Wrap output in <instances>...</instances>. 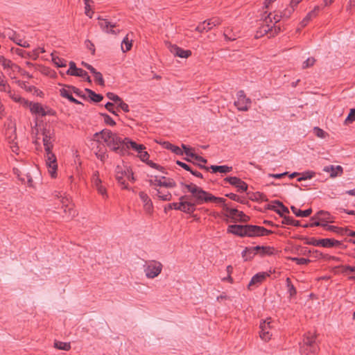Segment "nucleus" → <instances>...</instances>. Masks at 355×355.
Here are the masks:
<instances>
[{"mask_svg": "<svg viewBox=\"0 0 355 355\" xmlns=\"http://www.w3.org/2000/svg\"><path fill=\"white\" fill-rule=\"evenodd\" d=\"M182 187L187 189V191L191 193L194 201H189L187 196L180 198L179 210L187 214H192L196 211L197 205L212 202H223V200L218 197L213 196L211 193L203 190L201 187L195 184H182Z\"/></svg>", "mask_w": 355, "mask_h": 355, "instance_id": "f257e3e1", "label": "nucleus"}, {"mask_svg": "<svg viewBox=\"0 0 355 355\" xmlns=\"http://www.w3.org/2000/svg\"><path fill=\"white\" fill-rule=\"evenodd\" d=\"M42 143L44 148V162L48 173L51 178L57 176L58 163L53 148L55 142V133L53 128H44L42 130Z\"/></svg>", "mask_w": 355, "mask_h": 355, "instance_id": "f03ea898", "label": "nucleus"}, {"mask_svg": "<svg viewBox=\"0 0 355 355\" xmlns=\"http://www.w3.org/2000/svg\"><path fill=\"white\" fill-rule=\"evenodd\" d=\"M128 138H121L107 129L96 132L93 140L99 143H105L111 150L117 153H123L125 151V144Z\"/></svg>", "mask_w": 355, "mask_h": 355, "instance_id": "7ed1b4c3", "label": "nucleus"}, {"mask_svg": "<svg viewBox=\"0 0 355 355\" xmlns=\"http://www.w3.org/2000/svg\"><path fill=\"white\" fill-rule=\"evenodd\" d=\"M282 17H284L283 11L281 12V15L270 12L263 19L261 26L257 32L256 37H259V35H258L259 34H260V35H263L269 32H272L273 29L275 33L279 32L280 28H277L275 25ZM285 18L286 17H285Z\"/></svg>", "mask_w": 355, "mask_h": 355, "instance_id": "20e7f679", "label": "nucleus"}, {"mask_svg": "<svg viewBox=\"0 0 355 355\" xmlns=\"http://www.w3.org/2000/svg\"><path fill=\"white\" fill-rule=\"evenodd\" d=\"M220 199L223 200V202H214L216 204H220L223 207L224 211L227 213L224 214V216L227 218L224 219L226 222H228L227 218H231L232 222H236L237 220L242 222H247L248 220V217L244 214L243 211H240L234 208H230L228 205L225 203L226 200L223 198H220Z\"/></svg>", "mask_w": 355, "mask_h": 355, "instance_id": "39448f33", "label": "nucleus"}, {"mask_svg": "<svg viewBox=\"0 0 355 355\" xmlns=\"http://www.w3.org/2000/svg\"><path fill=\"white\" fill-rule=\"evenodd\" d=\"M162 268L163 266L159 261L150 260L145 262L144 271L148 279H154L162 272Z\"/></svg>", "mask_w": 355, "mask_h": 355, "instance_id": "423d86ee", "label": "nucleus"}, {"mask_svg": "<svg viewBox=\"0 0 355 355\" xmlns=\"http://www.w3.org/2000/svg\"><path fill=\"white\" fill-rule=\"evenodd\" d=\"M26 107H29L30 111L32 114L40 116H53L55 114V112L51 108L47 106H43L40 103H34V102H28V105H26Z\"/></svg>", "mask_w": 355, "mask_h": 355, "instance_id": "0eeeda50", "label": "nucleus"}, {"mask_svg": "<svg viewBox=\"0 0 355 355\" xmlns=\"http://www.w3.org/2000/svg\"><path fill=\"white\" fill-rule=\"evenodd\" d=\"M55 196L60 199L62 207L64 212L67 214L68 217H74L76 214V210L73 209V205L71 203V198L63 192H56Z\"/></svg>", "mask_w": 355, "mask_h": 355, "instance_id": "6e6552de", "label": "nucleus"}, {"mask_svg": "<svg viewBox=\"0 0 355 355\" xmlns=\"http://www.w3.org/2000/svg\"><path fill=\"white\" fill-rule=\"evenodd\" d=\"M316 334H306L303 338V345L301 347L302 353H315L317 345L315 343Z\"/></svg>", "mask_w": 355, "mask_h": 355, "instance_id": "1a4fd4ad", "label": "nucleus"}, {"mask_svg": "<svg viewBox=\"0 0 355 355\" xmlns=\"http://www.w3.org/2000/svg\"><path fill=\"white\" fill-rule=\"evenodd\" d=\"M272 233L271 230L266 228L253 225H245V236L254 237L268 235Z\"/></svg>", "mask_w": 355, "mask_h": 355, "instance_id": "9d476101", "label": "nucleus"}, {"mask_svg": "<svg viewBox=\"0 0 355 355\" xmlns=\"http://www.w3.org/2000/svg\"><path fill=\"white\" fill-rule=\"evenodd\" d=\"M237 100L234 102L235 106L239 111H248L251 104L250 98H248L244 91L240 90L236 93Z\"/></svg>", "mask_w": 355, "mask_h": 355, "instance_id": "9b49d317", "label": "nucleus"}, {"mask_svg": "<svg viewBox=\"0 0 355 355\" xmlns=\"http://www.w3.org/2000/svg\"><path fill=\"white\" fill-rule=\"evenodd\" d=\"M149 184L153 187H164L166 188H174L176 187L175 182L171 178H167L164 176H155L149 180Z\"/></svg>", "mask_w": 355, "mask_h": 355, "instance_id": "f8f14e48", "label": "nucleus"}, {"mask_svg": "<svg viewBox=\"0 0 355 355\" xmlns=\"http://www.w3.org/2000/svg\"><path fill=\"white\" fill-rule=\"evenodd\" d=\"M307 244L313 246H322L324 248H331L334 246L338 245L340 241L333 239H316L315 238H311L307 242Z\"/></svg>", "mask_w": 355, "mask_h": 355, "instance_id": "ddd939ff", "label": "nucleus"}, {"mask_svg": "<svg viewBox=\"0 0 355 355\" xmlns=\"http://www.w3.org/2000/svg\"><path fill=\"white\" fill-rule=\"evenodd\" d=\"M0 92H6L8 96L15 102L19 103L20 105L26 107L28 105V101L20 96L19 94L12 91L10 85L7 83L6 86L3 87Z\"/></svg>", "mask_w": 355, "mask_h": 355, "instance_id": "4468645a", "label": "nucleus"}, {"mask_svg": "<svg viewBox=\"0 0 355 355\" xmlns=\"http://www.w3.org/2000/svg\"><path fill=\"white\" fill-rule=\"evenodd\" d=\"M130 171L128 166H117L115 168V176L119 184H120L123 189H128V184L126 183V178Z\"/></svg>", "mask_w": 355, "mask_h": 355, "instance_id": "2eb2a0df", "label": "nucleus"}, {"mask_svg": "<svg viewBox=\"0 0 355 355\" xmlns=\"http://www.w3.org/2000/svg\"><path fill=\"white\" fill-rule=\"evenodd\" d=\"M92 183L98 193L103 196V198H107L106 188L103 185L102 180L99 178V172L95 171L93 172L92 177Z\"/></svg>", "mask_w": 355, "mask_h": 355, "instance_id": "dca6fc26", "label": "nucleus"}, {"mask_svg": "<svg viewBox=\"0 0 355 355\" xmlns=\"http://www.w3.org/2000/svg\"><path fill=\"white\" fill-rule=\"evenodd\" d=\"M182 148L183 149H184V152H185V155L189 157H191L193 159H194L196 161L198 162V165L201 168H203L205 170H206L207 171H208L209 170V167L208 166H206L205 165H203L202 164H205L207 163V159H205L204 157H201V156H199V155H197L196 154L193 153L191 152V150L192 148H191L190 147H189L188 146L185 145V144H182Z\"/></svg>", "mask_w": 355, "mask_h": 355, "instance_id": "f3484780", "label": "nucleus"}, {"mask_svg": "<svg viewBox=\"0 0 355 355\" xmlns=\"http://www.w3.org/2000/svg\"><path fill=\"white\" fill-rule=\"evenodd\" d=\"M99 20V26L101 30L107 33L117 35L119 33V30H116L114 28L116 27V23H112L107 19H102L101 17H98Z\"/></svg>", "mask_w": 355, "mask_h": 355, "instance_id": "a211bd4d", "label": "nucleus"}, {"mask_svg": "<svg viewBox=\"0 0 355 355\" xmlns=\"http://www.w3.org/2000/svg\"><path fill=\"white\" fill-rule=\"evenodd\" d=\"M224 181L236 187L239 192H244L248 189V184L237 177H227Z\"/></svg>", "mask_w": 355, "mask_h": 355, "instance_id": "6ab92c4d", "label": "nucleus"}, {"mask_svg": "<svg viewBox=\"0 0 355 355\" xmlns=\"http://www.w3.org/2000/svg\"><path fill=\"white\" fill-rule=\"evenodd\" d=\"M168 48L172 54L181 58H187L191 55L190 50H184L175 44H171Z\"/></svg>", "mask_w": 355, "mask_h": 355, "instance_id": "aec40b11", "label": "nucleus"}, {"mask_svg": "<svg viewBox=\"0 0 355 355\" xmlns=\"http://www.w3.org/2000/svg\"><path fill=\"white\" fill-rule=\"evenodd\" d=\"M323 171L329 173L330 177L334 178L342 175L343 173V168L340 165H329L323 168Z\"/></svg>", "mask_w": 355, "mask_h": 355, "instance_id": "412c9836", "label": "nucleus"}, {"mask_svg": "<svg viewBox=\"0 0 355 355\" xmlns=\"http://www.w3.org/2000/svg\"><path fill=\"white\" fill-rule=\"evenodd\" d=\"M139 196L144 204V210L148 214L151 213L153 209V202L148 194L144 191H140L139 193Z\"/></svg>", "mask_w": 355, "mask_h": 355, "instance_id": "4be33fe9", "label": "nucleus"}, {"mask_svg": "<svg viewBox=\"0 0 355 355\" xmlns=\"http://www.w3.org/2000/svg\"><path fill=\"white\" fill-rule=\"evenodd\" d=\"M227 233L241 237L245 236V225H230L227 230Z\"/></svg>", "mask_w": 355, "mask_h": 355, "instance_id": "5701e85b", "label": "nucleus"}, {"mask_svg": "<svg viewBox=\"0 0 355 355\" xmlns=\"http://www.w3.org/2000/svg\"><path fill=\"white\" fill-rule=\"evenodd\" d=\"M268 276H269V274L266 272H261L257 273L252 277V279L248 284V287H250L251 286H258L262 282H263L266 279V278Z\"/></svg>", "mask_w": 355, "mask_h": 355, "instance_id": "b1692460", "label": "nucleus"}, {"mask_svg": "<svg viewBox=\"0 0 355 355\" xmlns=\"http://www.w3.org/2000/svg\"><path fill=\"white\" fill-rule=\"evenodd\" d=\"M11 135L8 136V132H6V139L8 140V142L10 144V148L12 149V151L15 153H18L17 151L19 150V148L17 145V142H15V139H17L16 134H15V130H10Z\"/></svg>", "mask_w": 355, "mask_h": 355, "instance_id": "393cba45", "label": "nucleus"}, {"mask_svg": "<svg viewBox=\"0 0 355 355\" xmlns=\"http://www.w3.org/2000/svg\"><path fill=\"white\" fill-rule=\"evenodd\" d=\"M60 94L61 96L67 98L69 101L74 103L76 104H80V102L77 99L74 98L72 96V91L70 89V86H67L66 87L62 88L60 90Z\"/></svg>", "mask_w": 355, "mask_h": 355, "instance_id": "a878e982", "label": "nucleus"}, {"mask_svg": "<svg viewBox=\"0 0 355 355\" xmlns=\"http://www.w3.org/2000/svg\"><path fill=\"white\" fill-rule=\"evenodd\" d=\"M128 148H132L139 154V152H142L146 149V147L142 144H137L136 142L130 140L128 138L127 139V143L125 144V150Z\"/></svg>", "mask_w": 355, "mask_h": 355, "instance_id": "bb28decb", "label": "nucleus"}, {"mask_svg": "<svg viewBox=\"0 0 355 355\" xmlns=\"http://www.w3.org/2000/svg\"><path fill=\"white\" fill-rule=\"evenodd\" d=\"M212 173L219 172L220 173H227L232 171V167L227 165L216 166L211 165L209 167Z\"/></svg>", "mask_w": 355, "mask_h": 355, "instance_id": "cd10ccee", "label": "nucleus"}, {"mask_svg": "<svg viewBox=\"0 0 355 355\" xmlns=\"http://www.w3.org/2000/svg\"><path fill=\"white\" fill-rule=\"evenodd\" d=\"M301 1L302 0H291L289 6L283 10L284 16L286 18L290 17L291 15L295 10V7H296Z\"/></svg>", "mask_w": 355, "mask_h": 355, "instance_id": "c85d7f7f", "label": "nucleus"}, {"mask_svg": "<svg viewBox=\"0 0 355 355\" xmlns=\"http://www.w3.org/2000/svg\"><path fill=\"white\" fill-rule=\"evenodd\" d=\"M318 10H319V7L316 6L314 8L313 10L310 11L301 21V23H300L301 26L302 27L306 26L308 24V23L309 22V21L311 20V19L316 17Z\"/></svg>", "mask_w": 355, "mask_h": 355, "instance_id": "c756f323", "label": "nucleus"}, {"mask_svg": "<svg viewBox=\"0 0 355 355\" xmlns=\"http://www.w3.org/2000/svg\"><path fill=\"white\" fill-rule=\"evenodd\" d=\"M164 146L165 148L171 150L175 155H183L184 153L185 154L184 149H181L180 147L175 146L169 142H164Z\"/></svg>", "mask_w": 355, "mask_h": 355, "instance_id": "7c9ffc66", "label": "nucleus"}, {"mask_svg": "<svg viewBox=\"0 0 355 355\" xmlns=\"http://www.w3.org/2000/svg\"><path fill=\"white\" fill-rule=\"evenodd\" d=\"M291 209L293 213L297 217H308L312 213V209L311 208L302 211L300 209H297L295 206H291Z\"/></svg>", "mask_w": 355, "mask_h": 355, "instance_id": "2f4dec72", "label": "nucleus"}, {"mask_svg": "<svg viewBox=\"0 0 355 355\" xmlns=\"http://www.w3.org/2000/svg\"><path fill=\"white\" fill-rule=\"evenodd\" d=\"M157 198L163 201H170L172 199V195L169 191H165L160 189H156Z\"/></svg>", "mask_w": 355, "mask_h": 355, "instance_id": "473e14b6", "label": "nucleus"}, {"mask_svg": "<svg viewBox=\"0 0 355 355\" xmlns=\"http://www.w3.org/2000/svg\"><path fill=\"white\" fill-rule=\"evenodd\" d=\"M286 287L288 290V293L289 294V297L291 299L294 297L297 294V290L294 285L292 284L291 280L289 277H287L286 279Z\"/></svg>", "mask_w": 355, "mask_h": 355, "instance_id": "72a5a7b5", "label": "nucleus"}, {"mask_svg": "<svg viewBox=\"0 0 355 355\" xmlns=\"http://www.w3.org/2000/svg\"><path fill=\"white\" fill-rule=\"evenodd\" d=\"M0 63L4 69L18 67L17 65L14 64L10 60H8L3 56H0Z\"/></svg>", "mask_w": 355, "mask_h": 355, "instance_id": "f704fd0d", "label": "nucleus"}, {"mask_svg": "<svg viewBox=\"0 0 355 355\" xmlns=\"http://www.w3.org/2000/svg\"><path fill=\"white\" fill-rule=\"evenodd\" d=\"M54 347L60 350L69 351L71 349V344L69 342H62L55 340Z\"/></svg>", "mask_w": 355, "mask_h": 355, "instance_id": "c9c22d12", "label": "nucleus"}, {"mask_svg": "<svg viewBox=\"0 0 355 355\" xmlns=\"http://www.w3.org/2000/svg\"><path fill=\"white\" fill-rule=\"evenodd\" d=\"M86 92L87 93L89 97L92 101L96 103H98L101 101L103 98V96L98 94L95 93L90 89H85Z\"/></svg>", "mask_w": 355, "mask_h": 355, "instance_id": "e433bc0d", "label": "nucleus"}, {"mask_svg": "<svg viewBox=\"0 0 355 355\" xmlns=\"http://www.w3.org/2000/svg\"><path fill=\"white\" fill-rule=\"evenodd\" d=\"M132 40L128 39V35H126L121 42V50L123 53L130 51L132 48Z\"/></svg>", "mask_w": 355, "mask_h": 355, "instance_id": "4c0bfd02", "label": "nucleus"}, {"mask_svg": "<svg viewBox=\"0 0 355 355\" xmlns=\"http://www.w3.org/2000/svg\"><path fill=\"white\" fill-rule=\"evenodd\" d=\"M51 59H52V62L58 67H65L67 66V61L64 59L61 58L58 56H56V55H53V53L51 54Z\"/></svg>", "mask_w": 355, "mask_h": 355, "instance_id": "58836bf2", "label": "nucleus"}, {"mask_svg": "<svg viewBox=\"0 0 355 355\" xmlns=\"http://www.w3.org/2000/svg\"><path fill=\"white\" fill-rule=\"evenodd\" d=\"M222 19L218 17H212L207 20V30H211L213 27L221 24Z\"/></svg>", "mask_w": 355, "mask_h": 355, "instance_id": "ea45409f", "label": "nucleus"}, {"mask_svg": "<svg viewBox=\"0 0 355 355\" xmlns=\"http://www.w3.org/2000/svg\"><path fill=\"white\" fill-rule=\"evenodd\" d=\"M317 218L322 221L328 222L331 220V215L329 212L321 210L317 212Z\"/></svg>", "mask_w": 355, "mask_h": 355, "instance_id": "a19ab883", "label": "nucleus"}, {"mask_svg": "<svg viewBox=\"0 0 355 355\" xmlns=\"http://www.w3.org/2000/svg\"><path fill=\"white\" fill-rule=\"evenodd\" d=\"M92 74L94 76L95 81L101 86H103L105 85V81L103 77V75L101 72L95 70Z\"/></svg>", "mask_w": 355, "mask_h": 355, "instance_id": "79ce46f5", "label": "nucleus"}, {"mask_svg": "<svg viewBox=\"0 0 355 355\" xmlns=\"http://www.w3.org/2000/svg\"><path fill=\"white\" fill-rule=\"evenodd\" d=\"M314 175H315V173L313 171H306V172L303 173L301 175V176L297 178V181L301 182L303 180H311V178H313Z\"/></svg>", "mask_w": 355, "mask_h": 355, "instance_id": "37998d69", "label": "nucleus"}, {"mask_svg": "<svg viewBox=\"0 0 355 355\" xmlns=\"http://www.w3.org/2000/svg\"><path fill=\"white\" fill-rule=\"evenodd\" d=\"M282 223L285 224V225H293V226H296V227L300 225V221L295 220L290 216H284Z\"/></svg>", "mask_w": 355, "mask_h": 355, "instance_id": "c03bdc74", "label": "nucleus"}, {"mask_svg": "<svg viewBox=\"0 0 355 355\" xmlns=\"http://www.w3.org/2000/svg\"><path fill=\"white\" fill-rule=\"evenodd\" d=\"M12 39V40H13V42L15 43H16L17 45H19L20 46H22V47H24V48H28L29 46H30L28 42L21 39L18 36H15Z\"/></svg>", "mask_w": 355, "mask_h": 355, "instance_id": "a18cd8bd", "label": "nucleus"}, {"mask_svg": "<svg viewBox=\"0 0 355 355\" xmlns=\"http://www.w3.org/2000/svg\"><path fill=\"white\" fill-rule=\"evenodd\" d=\"M253 247H248L242 252V256L243 257L252 258L256 254V252L252 250Z\"/></svg>", "mask_w": 355, "mask_h": 355, "instance_id": "49530a36", "label": "nucleus"}, {"mask_svg": "<svg viewBox=\"0 0 355 355\" xmlns=\"http://www.w3.org/2000/svg\"><path fill=\"white\" fill-rule=\"evenodd\" d=\"M224 37L227 40L234 41L239 36L236 35L235 33H232V30L227 28L224 32Z\"/></svg>", "mask_w": 355, "mask_h": 355, "instance_id": "de8ad7c7", "label": "nucleus"}, {"mask_svg": "<svg viewBox=\"0 0 355 355\" xmlns=\"http://www.w3.org/2000/svg\"><path fill=\"white\" fill-rule=\"evenodd\" d=\"M354 121H355V109L353 108V109L350 110V112H349L348 116L345 119V124L347 125V124L352 123Z\"/></svg>", "mask_w": 355, "mask_h": 355, "instance_id": "09e8293b", "label": "nucleus"}, {"mask_svg": "<svg viewBox=\"0 0 355 355\" xmlns=\"http://www.w3.org/2000/svg\"><path fill=\"white\" fill-rule=\"evenodd\" d=\"M19 179L22 182L26 184L28 187H33V180L31 175L29 173H27L25 178H19Z\"/></svg>", "mask_w": 355, "mask_h": 355, "instance_id": "8fccbe9b", "label": "nucleus"}, {"mask_svg": "<svg viewBox=\"0 0 355 355\" xmlns=\"http://www.w3.org/2000/svg\"><path fill=\"white\" fill-rule=\"evenodd\" d=\"M315 59L313 57H311V58H308L303 63H302V69H307V68H309L312 66H313V64H315Z\"/></svg>", "mask_w": 355, "mask_h": 355, "instance_id": "3c124183", "label": "nucleus"}, {"mask_svg": "<svg viewBox=\"0 0 355 355\" xmlns=\"http://www.w3.org/2000/svg\"><path fill=\"white\" fill-rule=\"evenodd\" d=\"M69 75L70 76H78V77H81V78H85V76H87V71H85V70H83V69H82L80 68H78V69H76Z\"/></svg>", "mask_w": 355, "mask_h": 355, "instance_id": "603ef678", "label": "nucleus"}, {"mask_svg": "<svg viewBox=\"0 0 355 355\" xmlns=\"http://www.w3.org/2000/svg\"><path fill=\"white\" fill-rule=\"evenodd\" d=\"M313 132L318 137L321 139L325 138L327 135L326 132H324L322 129L318 127H315L313 128Z\"/></svg>", "mask_w": 355, "mask_h": 355, "instance_id": "864d4df0", "label": "nucleus"}, {"mask_svg": "<svg viewBox=\"0 0 355 355\" xmlns=\"http://www.w3.org/2000/svg\"><path fill=\"white\" fill-rule=\"evenodd\" d=\"M291 260L295 261L298 265L307 264L311 261L309 259L298 257H293L291 258Z\"/></svg>", "mask_w": 355, "mask_h": 355, "instance_id": "5fc2aeb1", "label": "nucleus"}, {"mask_svg": "<svg viewBox=\"0 0 355 355\" xmlns=\"http://www.w3.org/2000/svg\"><path fill=\"white\" fill-rule=\"evenodd\" d=\"M101 115L103 116L104 122L106 124L110 125L111 126H114L116 124V123L113 120V119L111 116H110L108 114H101Z\"/></svg>", "mask_w": 355, "mask_h": 355, "instance_id": "6e6d98bb", "label": "nucleus"}, {"mask_svg": "<svg viewBox=\"0 0 355 355\" xmlns=\"http://www.w3.org/2000/svg\"><path fill=\"white\" fill-rule=\"evenodd\" d=\"M270 319H268L267 320L263 321V323L260 324V328L261 329V331L263 333H268V331H266L268 329H270Z\"/></svg>", "mask_w": 355, "mask_h": 355, "instance_id": "4d7b16f0", "label": "nucleus"}, {"mask_svg": "<svg viewBox=\"0 0 355 355\" xmlns=\"http://www.w3.org/2000/svg\"><path fill=\"white\" fill-rule=\"evenodd\" d=\"M107 97L110 100H111L115 103H119L121 100V98L119 96H117L116 94H115L112 92H108L107 94Z\"/></svg>", "mask_w": 355, "mask_h": 355, "instance_id": "13d9d810", "label": "nucleus"}, {"mask_svg": "<svg viewBox=\"0 0 355 355\" xmlns=\"http://www.w3.org/2000/svg\"><path fill=\"white\" fill-rule=\"evenodd\" d=\"M327 230H329V231H331V232H336V233H338V234H343V229L342 228H340L338 227H336V226H334V225H328L327 227Z\"/></svg>", "mask_w": 355, "mask_h": 355, "instance_id": "bf43d9fd", "label": "nucleus"}, {"mask_svg": "<svg viewBox=\"0 0 355 355\" xmlns=\"http://www.w3.org/2000/svg\"><path fill=\"white\" fill-rule=\"evenodd\" d=\"M196 30L200 33H202L205 31L207 30V20L203 21L202 23L200 24L196 28Z\"/></svg>", "mask_w": 355, "mask_h": 355, "instance_id": "052dcab7", "label": "nucleus"}, {"mask_svg": "<svg viewBox=\"0 0 355 355\" xmlns=\"http://www.w3.org/2000/svg\"><path fill=\"white\" fill-rule=\"evenodd\" d=\"M277 0H265V7L268 9H272L275 7Z\"/></svg>", "mask_w": 355, "mask_h": 355, "instance_id": "680f3d73", "label": "nucleus"}, {"mask_svg": "<svg viewBox=\"0 0 355 355\" xmlns=\"http://www.w3.org/2000/svg\"><path fill=\"white\" fill-rule=\"evenodd\" d=\"M311 223H309L310 227H318V226L320 225V220H318L317 218V214L315 216H313V217H311Z\"/></svg>", "mask_w": 355, "mask_h": 355, "instance_id": "e2e57ef3", "label": "nucleus"}, {"mask_svg": "<svg viewBox=\"0 0 355 355\" xmlns=\"http://www.w3.org/2000/svg\"><path fill=\"white\" fill-rule=\"evenodd\" d=\"M139 157L142 162H146L148 160L149 154L147 151L143 150L142 152H139Z\"/></svg>", "mask_w": 355, "mask_h": 355, "instance_id": "0e129e2a", "label": "nucleus"}, {"mask_svg": "<svg viewBox=\"0 0 355 355\" xmlns=\"http://www.w3.org/2000/svg\"><path fill=\"white\" fill-rule=\"evenodd\" d=\"M179 206H180V202H173V203L168 204L166 207H165L164 209H165V211H166L167 209L179 210Z\"/></svg>", "mask_w": 355, "mask_h": 355, "instance_id": "69168bd1", "label": "nucleus"}, {"mask_svg": "<svg viewBox=\"0 0 355 355\" xmlns=\"http://www.w3.org/2000/svg\"><path fill=\"white\" fill-rule=\"evenodd\" d=\"M118 103V107L121 108L123 112H129V106L127 103H124L122 100H121Z\"/></svg>", "mask_w": 355, "mask_h": 355, "instance_id": "338daca9", "label": "nucleus"}, {"mask_svg": "<svg viewBox=\"0 0 355 355\" xmlns=\"http://www.w3.org/2000/svg\"><path fill=\"white\" fill-rule=\"evenodd\" d=\"M260 254L261 255L263 254H272V248L268 246H262Z\"/></svg>", "mask_w": 355, "mask_h": 355, "instance_id": "774afa93", "label": "nucleus"}]
</instances>
